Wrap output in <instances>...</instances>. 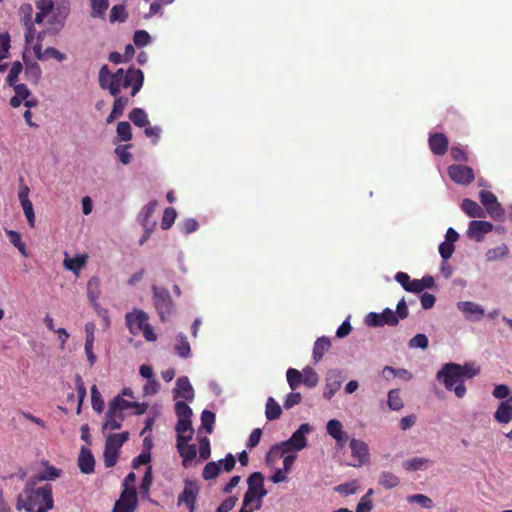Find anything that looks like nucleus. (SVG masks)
I'll use <instances>...</instances> for the list:
<instances>
[{
	"label": "nucleus",
	"instance_id": "1",
	"mask_svg": "<svg viewBox=\"0 0 512 512\" xmlns=\"http://www.w3.org/2000/svg\"><path fill=\"white\" fill-rule=\"evenodd\" d=\"M98 82L101 89L107 90L115 97L112 110L106 119V122L110 124L123 114L129 103L127 97L120 95L121 90L131 87V96H136L143 86L144 73L134 67L127 70L119 68L117 71L111 72L107 65H103L99 70Z\"/></svg>",
	"mask_w": 512,
	"mask_h": 512
},
{
	"label": "nucleus",
	"instance_id": "2",
	"mask_svg": "<svg viewBox=\"0 0 512 512\" xmlns=\"http://www.w3.org/2000/svg\"><path fill=\"white\" fill-rule=\"evenodd\" d=\"M54 506L52 486L35 487V480L29 479L17 497V510L25 512H48Z\"/></svg>",
	"mask_w": 512,
	"mask_h": 512
},
{
	"label": "nucleus",
	"instance_id": "3",
	"mask_svg": "<svg viewBox=\"0 0 512 512\" xmlns=\"http://www.w3.org/2000/svg\"><path fill=\"white\" fill-rule=\"evenodd\" d=\"M312 432V427L308 423H303L292 433L289 439L273 445L266 455L267 461L271 457L284 456L288 453H297L305 449L308 445L307 435Z\"/></svg>",
	"mask_w": 512,
	"mask_h": 512
},
{
	"label": "nucleus",
	"instance_id": "4",
	"mask_svg": "<svg viewBox=\"0 0 512 512\" xmlns=\"http://www.w3.org/2000/svg\"><path fill=\"white\" fill-rule=\"evenodd\" d=\"M125 323L132 335L142 334L146 341H156L157 335L149 323L148 314L144 310L133 309V311L127 312L125 314Z\"/></svg>",
	"mask_w": 512,
	"mask_h": 512
},
{
	"label": "nucleus",
	"instance_id": "5",
	"mask_svg": "<svg viewBox=\"0 0 512 512\" xmlns=\"http://www.w3.org/2000/svg\"><path fill=\"white\" fill-rule=\"evenodd\" d=\"M460 364L446 363L436 374V379L442 382L448 391H454L457 398H463L466 395L467 389L462 381L460 374Z\"/></svg>",
	"mask_w": 512,
	"mask_h": 512
},
{
	"label": "nucleus",
	"instance_id": "6",
	"mask_svg": "<svg viewBox=\"0 0 512 512\" xmlns=\"http://www.w3.org/2000/svg\"><path fill=\"white\" fill-rule=\"evenodd\" d=\"M175 414L177 416V423L175 430L177 433L176 440H191L194 434L192 427V409L184 401H176L174 405Z\"/></svg>",
	"mask_w": 512,
	"mask_h": 512
},
{
	"label": "nucleus",
	"instance_id": "7",
	"mask_svg": "<svg viewBox=\"0 0 512 512\" xmlns=\"http://www.w3.org/2000/svg\"><path fill=\"white\" fill-rule=\"evenodd\" d=\"M152 300L160 320L168 321L174 312V304L169 291L164 287L153 285Z\"/></svg>",
	"mask_w": 512,
	"mask_h": 512
},
{
	"label": "nucleus",
	"instance_id": "8",
	"mask_svg": "<svg viewBox=\"0 0 512 512\" xmlns=\"http://www.w3.org/2000/svg\"><path fill=\"white\" fill-rule=\"evenodd\" d=\"M235 464V457L233 454L228 453L224 459L208 462L203 468L202 477L204 480H213L222 471L230 472L235 467Z\"/></svg>",
	"mask_w": 512,
	"mask_h": 512
},
{
	"label": "nucleus",
	"instance_id": "9",
	"mask_svg": "<svg viewBox=\"0 0 512 512\" xmlns=\"http://www.w3.org/2000/svg\"><path fill=\"white\" fill-rule=\"evenodd\" d=\"M480 201L486 211L496 221L504 219L505 212L502 205L498 202L497 197L490 191L482 190L479 193Z\"/></svg>",
	"mask_w": 512,
	"mask_h": 512
},
{
	"label": "nucleus",
	"instance_id": "10",
	"mask_svg": "<svg viewBox=\"0 0 512 512\" xmlns=\"http://www.w3.org/2000/svg\"><path fill=\"white\" fill-rule=\"evenodd\" d=\"M343 381L344 376L342 370L337 368L328 370L325 378L324 398L327 400L332 399L335 393L340 389Z\"/></svg>",
	"mask_w": 512,
	"mask_h": 512
},
{
	"label": "nucleus",
	"instance_id": "11",
	"mask_svg": "<svg viewBox=\"0 0 512 512\" xmlns=\"http://www.w3.org/2000/svg\"><path fill=\"white\" fill-rule=\"evenodd\" d=\"M448 175L453 182L463 186L469 185L475 179L473 169L463 165H450Z\"/></svg>",
	"mask_w": 512,
	"mask_h": 512
},
{
	"label": "nucleus",
	"instance_id": "12",
	"mask_svg": "<svg viewBox=\"0 0 512 512\" xmlns=\"http://www.w3.org/2000/svg\"><path fill=\"white\" fill-rule=\"evenodd\" d=\"M138 505L137 492L133 489L122 491L112 512H134Z\"/></svg>",
	"mask_w": 512,
	"mask_h": 512
},
{
	"label": "nucleus",
	"instance_id": "13",
	"mask_svg": "<svg viewBox=\"0 0 512 512\" xmlns=\"http://www.w3.org/2000/svg\"><path fill=\"white\" fill-rule=\"evenodd\" d=\"M457 309L463 313L466 320L471 322H478L485 315L484 307L473 301H459Z\"/></svg>",
	"mask_w": 512,
	"mask_h": 512
},
{
	"label": "nucleus",
	"instance_id": "14",
	"mask_svg": "<svg viewBox=\"0 0 512 512\" xmlns=\"http://www.w3.org/2000/svg\"><path fill=\"white\" fill-rule=\"evenodd\" d=\"M147 407L148 405L146 403L130 402L125 400L121 395H117L109 403L108 408L118 414H123V412L127 409L136 408V414H143Z\"/></svg>",
	"mask_w": 512,
	"mask_h": 512
},
{
	"label": "nucleus",
	"instance_id": "15",
	"mask_svg": "<svg viewBox=\"0 0 512 512\" xmlns=\"http://www.w3.org/2000/svg\"><path fill=\"white\" fill-rule=\"evenodd\" d=\"M173 399H184L188 402L194 400V389L187 376H181L176 380V385L172 390Z\"/></svg>",
	"mask_w": 512,
	"mask_h": 512
},
{
	"label": "nucleus",
	"instance_id": "16",
	"mask_svg": "<svg viewBox=\"0 0 512 512\" xmlns=\"http://www.w3.org/2000/svg\"><path fill=\"white\" fill-rule=\"evenodd\" d=\"M493 224L483 220H472L469 223L467 236L476 242H481L485 234L493 230Z\"/></svg>",
	"mask_w": 512,
	"mask_h": 512
},
{
	"label": "nucleus",
	"instance_id": "17",
	"mask_svg": "<svg viewBox=\"0 0 512 512\" xmlns=\"http://www.w3.org/2000/svg\"><path fill=\"white\" fill-rule=\"evenodd\" d=\"M199 494V486L195 481L185 480L184 489L178 496V506L184 504L186 506L196 504V499Z\"/></svg>",
	"mask_w": 512,
	"mask_h": 512
},
{
	"label": "nucleus",
	"instance_id": "18",
	"mask_svg": "<svg viewBox=\"0 0 512 512\" xmlns=\"http://www.w3.org/2000/svg\"><path fill=\"white\" fill-rule=\"evenodd\" d=\"M84 329L86 334L84 351L89 362V365L92 367L97 361V357L93 352L96 326L93 322H88L85 324Z\"/></svg>",
	"mask_w": 512,
	"mask_h": 512
},
{
	"label": "nucleus",
	"instance_id": "19",
	"mask_svg": "<svg viewBox=\"0 0 512 512\" xmlns=\"http://www.w3.org/2000/svg\"><path fill=\"white\" fill-rule=\"evenodd\" d=\"M157 205V201H150L139 212L137 221L140 223L143 230L155 229L157 223L155 220L151 219V217L154 214Z\"/></svg>",
	"mask_w": 512,
	"mask_h": 512
},
{
	"label": "nucleus",
	"instance_id": "20",
	"mask_svg": "<svg viewBox=\"0 0 512 512\" xmlns=\"http://www.w3.org/2000/svg\"><path fill=\"white\" fill-rule=\"evenodd\" d=\"M350 449L352 457L358 461L357 464H353L354 466H360L368 460L369 452L368 446L365 442L353 438L350 441Z\"/></svg>",
	"mask_w": 512,
	"mask_h": 512
},
{
	"label": "nucleus",
	"instance_id": "21",
	"mask_svg": "<svg viewBox=\"0 0 512 512\" xmlns=\"http://www.w3.org/2000/svg\"><path fill=\"white\" fill-rule=\"evenodd\" d=\"M190 440H176L177 450L180 456L183 458L182 464L187 467L188 464L195 459L197 455V449L194 444H189Z\"/></svg>",
	"mask_w": 512,
	"mask_h": 512
},
{
	"label": "nucleus",
	"instance_id": "22",
	"mask_svg": "<svg viewBox=\"0 0 512 512\" xmlns=\"http://www.w3.org/2000/svg\"><path fill=\"white\" fill-rule=\"evenodd\" d=\"M429 147L433 154L442 156L447 152L448 139L442 133H434L429 136Z\"/></svg>",
	"mask_w": 512,
	"mask_h": 512
},
{
	"label": "nucleus",
	"instance_id": "23",
	"mask_svg": "<svg viewBox=\"0 0 512 512\" xmlns=\"http://www.w3.org/2000/svg\"><path fill=\"white\" fill-rule=\"evenodd\" d=\"M494 418L501 424H507L512 420V396L508 400L500 402L494 413Z\"/></svg>",
	"mask_w": 512,
	"mask_h": 512
},
{
	"label": "nucleus",
	"instance_id": "24",
	"mask_svg": "<svg viewBox=\"0 0 512 512\" xmlns=\"http://www.w3.org/2000/svg\"><path fill=\"white\" fill-rule=\"evenodd\" d=\"M78 466L82 473L91 474L94 472L95 460L91 451L87 448H82L78 457Z\"/></svg>",
	"mask_w": 512,
	"mask_h": 512
},
{
	"label": "nucleus",
	"instance_id": "25",
	"mask_svg": "<svg viewBox=\"0 0 512 512\" xmlns=\"http://www.w3.org/2000/svg\"><path fill=\"white\" fill-rule=\"evenodd\" d=\"M248 489L246 492L267 495L268 491L264 487V476L261 472L252 473L247 479Z\"/></svg>",
	"mask_w": 512,
	"mask_h": 512
},
{
	"label": "nucleus",
	"instance_id": "26",
	"mask_svg": "<svg viewBox=\"0 0 512 512\" xmlns=\"http://www.w3.org/2000/svg\"><path fill=\"white\" fill-rule=\"evenodd\" d=\"M23 14V24L26 28L25 39L26 42H31L34 38V29H33V21H32V6L30 4H24L20 8Z\"/></svg>",
	"mask_w": 512,
	"mask_h": 512
},
{
	"label": "nucleus",
	"instance_id": "27",
	"mask_svg": "<svg viewBox=\"0 0 512 512\" xmlns=\"http://www.w3.org/2000/svg\"><path fill=\"white\" fill-rule=\"evenodd\" d=\"M88 256L87 254H78L74 258H65L63 266L65 269L72 271L75 275H79L81 269L86 265Z\"/></svg>",
	"mask_w": 512,
	"mask_h": 512
},
{
	"label": "nucleus",
	"instance_id": "28",
	"mask_svg": "<svg viewBox=\"0 0 512 512\" xmlns=\"http://www.w3.org/2000/svg\"><path fill=\"white\" fill-rule=\"evenodd\" d=\"M24 76L32 84H38L42 76V69L36 61L26 62Z\"/></svg>",
	"mask_w": 512,
	"mask_h": 512
},
{
	"label": "nucleus",
	"instance_id": "29",
	"mask_svg": "<svg viewBox=\"0 0 512 512\" xmlns=\"http://www.w3.org/2000/svg\"><path fill=\"white\" fill-rule=\"evenodd\" d=\"M100 296V280L98 277L93 276L87 282V297L92 306H98V299Z\"/></svg>",
	"mask_w": 512,
	"mask_h": 512
},
{
	"label": "nucleus",
	"instance_id": "30",
	"mask_svg": "<svg viewBox=\"0 0 512 512\" xmlns=\"http://www.w3.org/2000/svg\"><path fill=\"white\" fill-rule=\"evenodd\" d=\"M124 420V414H118L108 408L103 423V430H117L121 427Z\"/></svg>",
	"mask_w": 512,
	"mask_h": 512
},
{
	"label": "nucleus",
	"instance_id": "31",
	"mask_svg": "<svg viewBox=\"0 0 512 512\" xmlns=\"http://www.w3.org/2000/svg\"><path fill=\"white\" fill-rule=\"evenodd\" d=\"M174 350L180 358L186 359L190 356L191 347L184 333L177 334Z\"/></svg>",
	"mask_w": 512,
	"mask_h": 512
},
{
	"label": "nucleus",
	"instance_id": "32",
	"mask_svg": "<svg viewBox=\"0 0 512 512\" xmlns=\"http://www.w3.org/2000/svg\"><path fill=\"white\" fill-rule=\"evenodd\" d=\"M14 88L15 95L10 99V105L13 108H17L25 99L31 96V91L25 84H17L12 86Z\"/></svg>",
	"mask_w": 512,
	"mask_h": 512
},
{
	"label": "nucleus",
	"instance_id": "33",
	"mask_svg": "<svg viewBox=\"0 0 512 512\" xmlns=\"http://www.w3.org/2000/svg\"><path fill=\"white\" fill-rule=\"evenodd\" d=\"M69 13V2L65 1L64 5L61 7H55V12H50L51 18L49 22L51 24L57 25L58 29L62 28L65 22V19Z\"/></svg>",
	"mask_w": 512,
	"mask_h": 512
},
{
	"label": "nucleus",
	"instance_id": "34",
	"mask_svg": "<svg viewBox=\"0 0 512 512\" xmlns=\"http://www.w3.org/2000/svg\"><path fill=\"white\" fill-rule=\"evenodd\" d=\"M461 208L471 218H483L485 216L483 208L473 200L464 199Z\"/></svg>",
	"mask_w": 512,
	"mask_h": 512
},
{
	"label": "nucleus",
	"instance_id": "35",
	"mask_svg": "<svg viewBox=\"0 0 512 512\" xmlns=\"http://www.w3.org/2000/svg\"><path fill=\"white\" fill-rule=\"evenodd\" d=\"M331 346V342H330V339L326 336H322L320 338H318L315 343H314V347H313V360L314 362H319L323 355L325 354V352L330 348Z\"/></svg>",
	"mask_w": 512,
	"mask_h": 512
},
{
	"label": "nucleus",
	"instance_id": "36",
	"mask_svg": "<svg viewBox=\"0 0 512 512\" xmlns=\"http://www.w3.org/2000/svg\"><path fill=\"white\" fill-rule=\"evenodd\" d=\"M281 413H282V409H281V406L279 405V403L273 397H268V399L266 401V406H265V416H266L267 420H269V421L277 420L280 418Z\"/></svg>",
	"mask_w": 512,
	"mask_h": 512
},
{
	"label": "nucleus",
	"instance_id": "37",
	"mask_svg": "<svg viewBox=\"0 0 512 512\" xmlns=\"http://www.w3.org/2000/svg\"><path fill=\"white\" fill-rule=\"evenodd\" d=\"M433 462L427 458L414 457L403 462V468L407 471L424 470Z\"/></svg>",
	"mask_w": 512,
	"mask_h": 512
},
{
	"label": "nucleus",
	"instance_id": "38",
	"mask_svg": "<svg viewBox=\"0 0 512 512\" xmlns=\"http://www.w3.org/2000/svg\"><path fill=\"white\" fill-rule=\"evenodd\" d=\"M129 119L137 127H146L149 124L148 115L142 108H133L129 113Z\"/></svg>",
	"mask_w": 512,
	"mask_h": 512
},
{
	"label": "nucleus",
	"instance_id": "39",
	"mask_svg": "<svg viewBox=\"0 0 512 512\" xmlns=\"http://www.w3.org/2000/svg\"><path fill=\"white\" fill-rule=\"evenodd\" d=\"M266 495H259L257 493L245 492L242 504L249 506L254 510H260L263 505V499Z\"/></svg>",
	"mask_w": 512,
	"mask_h": 512
},
{
	"label": "nucleus",
	"instance_id": "40",
	"mask_svg": "<svg viewBox=\"0 0 512 512\" xmlns=\"http://www.w3.org/2000/svg\"><path fill=\"white\" fill-rule=\"evenodd\" d=\"M128 437L129 432L109 434L107 436L105 444L119 451L122 445L128 440Z\"/></svg>",
	"mask_w": 512,
	"mask_h": 512
},
{
	"label": "nucleus",
	"instance_id": "41",
	"mask_svg": "<svg viewBox=\"0 0 512 512\" xmlns=\"http://www.w3.org/2000/svg\"><path fill=\"white\" fill-rule=\"evenodd\" d=\"M92 18H103L109 7L108 0H89Z\"/></svg>",
	"mask_w": 512,
	"mask_h": 512
},
{
	"label": "nucleus",
	"instance_id": "42",
	"mask_svg": "<svg viewBox=\"0 0 512 512\" xmlns=\"http://www.w3.org/2000/svg\"><path fill=\"white\" fill-rule=\"evenodd\" d=\"M509 254V248L506 244H501L495 248L488 249L486 252L487 261H497L506 258Z\"/></svg>",
	"mask_w": 512,
	"mask_h": 512
},
{
	"label": "nucleus",
	"instance_id": "43",
	"mask_svg": "<svg viewBox=\"0 0 512 512\" xmlns=\"http://www.w3.org/2000/svg\"><path fill=\"white\" fill-rule=\"evenodd\" d=\"M378 482L385 489H392L399 485L400 479L395 474L384 471L380 474Z\"/></svg>",
	"mask_w": 512,
	"mask_h": 512
},
{
	"label": "nucleus",
	"instance_id": "44",
	"mask_svg": "<svg viewBox=\"0 0 512 512\" xmlns=\"http://www.w3.org/2000/svg\"><path fill=\"white\" fill-rule=\"evenodd\" d=\"M152 481H153L152 468L149 466L145 471V474L142 478V481H141V484L139 487V491H140L142 498H149V491H150V487L152 485Z\"/></svg>",
	"mask_w": 512,
	"mask_h": 512
},
{
	"label": "nucleus",
	"instance_id": "45",
	"mask_svg": "<svg viewBox=\"0 0 512 512\" xmlns=\"http://www.w3.org/2000/svg\"><path fill=\"white\" fill-rule=\"evenodd\" d=\"M117 138L121 142H128L132 139L131 125L127 121H121L116 128Z\"/></svg>",
	"mask_w": 512,
	"mask_h": 512
},
{
	"label": "nucleus",
	"instance_id": "46",
	"mask_svg": "<svg viewBox=\"0 0 512 512\" xmlns=\"http://www.w3.org/2000/svg\"><path fill=\"white\" fill-rule=\"evenodd\" d=\"M127 19V12L124 5H114L111 8L110 15H109V21L111 23H123Z\"/></svg>",
	"mask_w": 512,
	"mask_h": 512
},
{
	"label": "nucleus",
	"instance_id": "47",
	"mask_svg": "<svg viewBox=\"0 0 512 512\" xmlns=\"http://www.w3.org/2000/svg\"><path fill=\"white\" fill-rule=\"evenodd\" d=\"M326 430L335 440H340V435L344 434L342 423L337 419H331L327 422Z\"/></svg>",
	"mask_w": 512,
	"mask_h": 512
},
{
	"label": "nucleus",
	"instance_id": "48",
	"mask_svg": "<svg viewBox=\"0 0 512 512\" xmlns=\"http://www.w3.org/2000/svg\"><path fill=\"white\" fill-rule=\"evenodd\" d=\"M215 413L210 410H203L201 413V428L208 434L213 432V425L215 423Z\"/></svg>",
	"mask_w": 512,
	"mask_h": 512
},
{
	"label": "nucleus",
	"instance_id": "49",
	"mask_svg": "<svg viewBox=\"0 0 512 512\" xmlns=\"http://www.w3.org/2000/svg\"><path fill=\"white\" fill-rule=\"evenodd\" d=\"M462 381L465 382L466 379H472L480 373V368L475 366L473 363H465L464 365L460 364V370H458Z\"/></svg>",
	"mask_w": 512,
	"mask_h": 512
},
{
	"label": "nucleus",
	"instance_id": "50",
	"mask_svg": "<svg viewBox=\"0 0 512 512\" xmlns=\"http://www.w3.org/2000/svg\"><path fill=\"white\" fill-rule=\"evenodd\" d=\"M318 381V374L310 366H306L303 369L302 383L309 388H313L317 385Z\"/></svg>",
	"mask_w": 512,
	"mask_h": 512
},
{
	"label": "nucleus",
	"instance_id": "51",
	"mask_svg": "<svg viewBox=\"0 0 512 512\" xmlns=\"http://www.w3.org/2000/svg\"><path fill=\"white\" fill-rule=\"evenodd\" d=\"M387 404L393 411H398L403 408L404 404L398 389H393L388 392Z\"/></svg>",
	"mask_w": 512,
	"mask_h": 512
},
{
	"label": "nucleus",
	"instance_id": "52",
	"mask_svg": "<svg viewBox=\"0 0 512 512\" xmlns=\"http://www.w3.org/2000/svg\"><path fill=\"white\" fill-rule=\"evenodd\" d=\"M286 378L288 385L292 391L296 390L300 383H302V374L295 368H289L287 370Z\"/></svg>",
	"mask_w": 512,
	"mask_h": 512
},
{
	"label": "nucleus",
	"instance_id": "53",
	"mask_svg": "<svg viewBox=\"0 0 512 512\" xmlns=\"http://www.w3.org/2000/svg\"><path fill=\"white\" fill-rule=\"evenodd\" d=\"M119 451L114 448H111L105 444V449L103 452L104 464L105 467L111 468L116 465L118 461Z\"/></svg>",
	"mask_w": 512,
	"mask_h": 512
},
{
	"label": "nucleus",
	"instance_id": "54",
	"mask_svg": "<svg viewBox=\"0 0 512 512\" xmlns=\"http://www.w3.org/2000/svg\"><path fill=\"white\" fill-rule=\"evenodd\" d=\"M23 70V65L20 61H15L13 62L11 68H10V71L8 73V76H7V83L9 86H14V85H17V81H18V78H19V74L22 72Z\"/></svg>",
	"mask_w": 512,
	"mask_h": 512
},
{
	"label": "nucleus",
	"instance_id": "55",
	"mask_svg": "<svg viewBox=\"0 0 512 512\" xmlns=\"http://www.w3.org/2000/svg\"><path fill=\"white\" fill-rule=\"evenodd\" d=\"M60 476V470L53 467L47 466L44 470H42L37 477L34 479L36 481H47V480H55Z\"/></svg>",
	"mask_w": 512,
	"mask_h": 512
},
{
	"label": "nucleus",
	"instance_id": "56",
	"mask_svg": "<svg viewBox=\"0 0 512 512\" xmlns=\"http://www.w3.org/2000/svg\"><path fill=\"white\" fill-rule=\"evenodd\" d=\"M177 217V212L174 208L168 207L163 212V217L161 221V228L163 230L169 229L175 222Z\"/></svg>",
	"mask_w": 512,
	"mask_h": 512
},
{
	"label": "nucleus",
	"instance_id": "57",
	"mask_svg": "<svg viewBox=\"0 0 512 512\" xmlns=\"http://www.w3.org/2000/svg\"><path fill=\"white\" fill-rule=\"evenodd\" d=\"M429 340L425 334L418 333L413 338H411L408 342V346L411 349H426L428 347Z\"/></svg>",
	"mask_w": 512,
	"mask_h": 512
},
{
	"label": "nucleus",
	"instance_id": "58",
	"mask_svg": "<svg viewBox=\"0 0 512 512\" xmlns=\"http://www.w3.org/2000/svg\"><path fill=\"white\" fill-rule=\"evenodd\" d=\"M380 315L382 326H396L399 323V317H397L396 313L390 308H385Z\"/></svg>",
	"mask_w": 512,
	"mask_h": 512
},
{
	"label": "nucleus",
	"instance_id": "59",
	"mask_svg": "<svg viewBox=\"0 0 512 512\" xmlns=\"http://www.w3.org/2000/svg\"><path fill=\"white\" fill-rule=\"evenodd\" d=\"M10 42L11 39L8 32L0 33V61L9 56Z\"/></svg>",
	"mask_w": 512,
	"mask_h": 512
},
{
	"label": "nucleus",
	"instance_id": "60",
	"mask_svg": "<svg viewBox=\"0 0 512 512\" xmlns=\"http://www.w3.org/2000/svg\"><path fill=\"white\" fill-rule=\"evenodd\" d=\"M408 502L421 505L423 508L430 509L433 507V501L424 494H413L408 496Z\"/></svg>",
	"mask_w": 512,
	"mask_h": 512
},
{
	"label": "nucleus",
	"instance_id": "61",
	"mask_svg": "<svg viewBox=\"0 0 512 512\" xmlns=\"http://www.w3.org/2000/svg\"><path fill=\"white\" fill-rule=\"evenodd\" d=\"M358 485L356 481L344 483L336 486L334 490L343 496H350L358 491Z\"/></svg>",
	"mask_w": 512,
	"mask_h": 512
},
{
	"label": "nucleus",
	"instance_id": "62",
	"mask_svg": "<svg viewBox=\"0 0 512 512\" xmlns=\"http://www.w3.org/2000/svg\"><path fill=\"white\" fill-rule=\"evenodd\" d=\"M129 148L130 145H118L115 148V154L124 165L129 164L132 160V154L130 153Z\"/></svg>",
	"mask_w": 512,
	"mask_h": 512
},
{
	"label": "nucleus",
	"instance_id": "63",
	"mask_svg": "<svg viewBox=\"0 0 512 512\" xmlns=\"http://www.w3.org/2000/svg\"><path fill=\"white\" fill-rule=\"evenodd\" d=\"M493 397L500 400H508L512 396L510 388L506 384L495 385L492 391Z\"/></svg>",
	"mask_w": 512,
	"mask_h": 512
},
{
	"label": "nucleus",
	"instance_id": "64",
	"mask_svg": "<svg viewBox=\"0 0 512 512\" xmlns=\"http://www.w3.org/2000/svg\"><path fill=\"white\" fill-rule=\"evenodd\" d=\"M133 42L137 47H145L151 42V37L147 31L137 30L134 33Z\"/></svg>",
	"mask_w": 512,
	"mask_h": 512
}]
</instances>
